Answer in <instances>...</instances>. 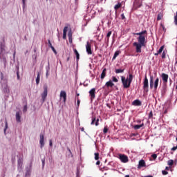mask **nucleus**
<instances>
[{"mask_svg":"<svg viewBox=\"0 0 177 177\" xmlns=\"http://www.w3.org/2000/svg\"><path fill=\"white\" fill-rule=\"evenodd\" d=\"M103 132L104 133H107V132H109V128H107V127H104Z\"/></svg>","mask_w":177,"mask_h":177,"instance_id":"nucleus-35","label":"nucleus"},{"mask_svg":"<svg viewBox=\"0 0 177 177\" xmlns=\"http://www.w3.org/2000/svg\"><path fill=\"white\" fill-rule=\"evenodd\" d=\"M95 160H99V153H95Z\"/></svg>","mask_w":177,"mask_h":177,"instance_id":"nucleus-37","label":"nucleus"},{"mask_svg":"<svg viewBox=\"0 0 177 177\" xmlns=\"http://www.w3.org/2000/svg\"><path fill=\"white\" fill-rule=\"evenodd\" d=\"M121 6H122L121 3H118V4H116V5L114 6L115 10H117L118 9H120V8H121Z\"/></svg>","mask_w":177,"mask_h":177,"instance_id":"nucleus-28","label":"nucleus"},{"mask_svg":"<svg viewBox=\"0 0 177 177\" xmlns=\"http://www.w3.org/2000/svg\"><path fill=\"white\" fill-rule=\"evenodd\" d=\"M176 149H177V146L176 147H174L173 148H171V150L173 151H175V150H176Z\"/></svg>","mask_w":177,"mask_h":177,"instance_id":"nucleus-54","label":"nucleus"},{"mask_svg":"<svg viewBox=\"0 0 177 177\" xmlns=\"http://www.w3.org/2000/svg\"><path fill=\"white\" fill-rule=\"evenodd\" d=\"M23 111L24 113H26V111H27V105H25L23 108Z\"/></svg>","mask_w":177,"mask_h":177,"instance_id":"nucleus-40","label":"nucleus"},{"mask_svg":"<svg viewBox=\"0 0 177 177\" xmlns=\"http://www.w3.org/2000/svg\"><path fill=\"white\" fill-rule=\"evenodd\" d=\"M124 69H115V73L116 74H120L121 73H124Z\"/></svg>","mask_w":177,"mask_h":177,"instance_id":"nucleus-29","label":"nucleus"},{"mask_svg":"<svg viewBox=\"0 0 177 177\" xmlns=\"http://www.w3.org/2000/svg\"><path fill=\"white\" fill-rule=\"evenodd\" d=\"M96 165H100V161L97 160V161L96 162Z\"/></svg>","mask_w":177,"mask_h":177,"instance_id":"nucleus-59","label":"nucleus"},{"mask_svg":"<svg viewBox=\"0 0 177 177\" xmlns=\"http://www.w3.org/2000/svg\"><path fill=\"white\" fill-rule=\"evenodd\" d=\"M143 127H145V124L142 123L141 124L134 125L133 128L134 129H140V128H143Z\"/></svg>","mask_w":177,"mask_h":177,"instance_id":"nucleus-22","label":"nucleus"},{"mask_svg":"<svg viewBox=\"0 0 177 177\" xmlns=\"http://www.w3.org/2000/svg\"><path fill=\"white\" fill-rule=\"evenodd\" d=\"M132 105L133 106H142V102H140V100H135L132 102Z\"/></svg>","mask_w":177,"mask_h":177,"instance_id":"nucleus-18","label":"nucleus"},{"mask_svg":"<svg viewBox=\"0 0 177 177\" xmlns=\"http://www.w3.org/2000/svg\"><path fill=\"white\" fill-rule=\"evenodd\" d=\"M167 164L168 165H169V167H172V165H174V160H168Z\"/></svg>","mask_w":177,"mask_h":177,"instance_id":"nucleus-31","label":"nucleus"},{"mask_svg":"<svg viewBox=\"0 0 177 177\" xmlns=\"http://www.w3.org/2000/svg\"><path fill=\"white\" fill-rule=\"evenodd\" d=\"M6 53V49L5 46V41L0 42V60L3 62L4 65L6 64V57H5V54Z\"/></svg>","mask_w":177,"mask_h":177,"instance_id":"nucleus-3","label":"nucleus"},{"mask_svg":"<svg viewBox=\"0 0 177 177\" xmlns=\"http://www.w3.org/2000/svg\"><path fill=\"white\" fill-rule=\"evenodd\" d=\"M153 118V111H151V112L149 113V118Z\"/></svg>","mask_w":177,"mask_h":177,"instance_id":"nucleus-39","label":"nucleus"},{"mask_svg":"<svg viewBox=\"0 0 177 177\" xmlns=\"http://www.w3.org/2000/svg\"><path fill=\"white\" fill-rule=\"evenodd\" d=\"M132 80H133V74H129V77L127 78H125L124 76H121V81L124 89H128V88L131 86V84H132Z\"/></svg>","mask_w":177,"mask_h":177,"instance_id":"nucleus-2","label":"nucleus"},{"mask_svg":"<svg viewBox=\"0 0 177 177\" xmlns=\"http://www.w3.org/2000/svg\"><path fill=\"white\" fill-rule=\"evenodd\" d=\"M95 121H96L95 126L97 127V125H99V119L96 120V118H93L92 119L91 125H94Z\"/></svg>","mask_w":177,"mask_h":177,"instance_id":"nucleus-21","label":"nucleus"},{"mask_svg":"<svg viewBox=\"0 0 177 177\" xmlns=\"http://www.w3.org/2000/svg\"><path fill=\"white\" fill-rule=\"evenodd\" d=\"M60 99H63V102L66 103V100H67V94L66 93V91H62L60 92Z\"/></svg>","mask_w":177,"mask_h":177,"instance_id":"nucleus-11","label":"nucleus"},{"mask_svg":"<svg viewBox=\"0 0 177 177\" xmlns=\"http://www.w3.org/2000/svg\"><path fill=\"white\" fill-rule=\"evenodd\" d=\"M48 46L49 48H53V46H52V43H50V40H48Z\"/></svg>","mask_w":177,"mask_h":177,"instance_id":"nucleus-46","label":"nucleus"},{"mask_svg":"<svg viewBox=\"0 0 177 177\" xmlns=\"http://www.w3.org/2000/svg\"><path fill=\"white\" fill-rule=\"evenodd\" d=\"M18 169L21 171V168L23 167V158H19L17 160Z\"/></svg>","mask_w":177,"mask_h":177,"instance_id":"nucleus-15","label":"nucleus"},{"mask_svg":"<svg viewBox=\"0 0 177 177\" xmlns=\"http://www.w3.org/2000/svg\"><path fill=\"white\" fill-rule=\"evenodd\" d=\"M105 85L107 88H113L114 86V83H113V81L109 80L105 84Z\"/></svg>","mask_w":177,"mask_h":177,"instance_id":"nucleus-19","label":"nucleus"},{"mask_svg":"<svg viewBox=\"0 0 177 177\" xmlns=\"http://www.w3.org/2000/svg\"><path fill=\"white\" fill-rule=\"evenodd\" d=\"M158 55H160V53H158V52L155 53V56H158Z\"/></svg>","mask_w":177,"mask_h":177,"instance_id":"nucleus-63","label":"nucleus"},{"mask_svg":"<svg viewBox=\"0 0 177 177\" xmlns=\"http://www.w3.org/2000/svg\"><path fill=\"white\" fill-rule=\"evenodd\" d=\"M17 80H20V75H19V71H17Z\"/></svg>","mask_w":177,"mask_h":177,"instance_id":"nucleus-51","label":"nucleus"},{"mask_svg":"<svg viewBox=\"0 0 177 177\" xmlns=\"http://www.w3.org/2000/svg\"><path fill=\"white\" fill-rule=\"evenodd\" d=\"M15 117H16L17 122H21V114H20L19 112H17L16 113Z\"/></svg>","mask_w":177,"mask_h":177,"instance_id":"nucleus-16","label":"nucleus"},{"mask_svg":"<svg viewBox=\"0 0 177 177\" xmlns=\"http://www.w3.org/2000/svg\"><path fill=\"white\" fill-rule=\"evenodd\" d=\"M106 68H104L102 71V72L101 73V77H100L101 80H104V77H106Z\"/></svg>","mask_w":177,"mask_h":177,"instance_id":"nucleus-23","label":"nucleus"},{"mask_svg":"<svg viewBox=\"0 0 177 177\" xmlns=\"http://www.w3.org/2000/svg\"><path fill=\"white\" fill-rule=\"evenodd\" d=\"M39 81H40V73H39V72H38L37 77L36 78V84H37V85H39Z\"/></svg>","mask_w":177,"mask_h":177,"instance_id":"nucleus-25","label":"nucleus"},{"mask_svg":"<svg viewBox=\"0 0 177 177\" xmlns=\"http://www.w3.org/2000/svg\"><path fill=\"white\" fill-rule=\"evenodd\" d=\"M69 38V42L71 44V42H73V39L72 37H68Z\"/></svg>","mask_w":177,"mask_h":177,"instance_id":"nucleus-60","label":"nucleus"},{"mask_svg":"<svg viewBox=\"0 0 177 177\" xmlns=\"http://www.w3.org/2000/svg\"><path fill=\"white\" fill-rule=\"evenodd\" d=\"M111 34H112L111 31L108 32V33L106 35V41H107V42H109V41L110 39V37H111Z\"/></svg>","mask_w":177,"mask_h":177,"instance_id":"nucleus-26","label":"nucleus"},{"mask_svg":"<svg viewBox=\"0 0 177 177\" xmlns=\"http://www.w3.org/2000/svg\"><path fill=\"white\" fill-rule=\"evenodd\" d=\"M84 86H88V84H84Z\"/></svg>","mask_w":177,"mask_h":177,"instance_id":"nucleus-64","label":"nucleus"},{"mask_svg":"<svg viewBox=\"0 0 177 177\" xmlns=\"http://www.w3.org/2000/svg\"><path fill=\"white\" fill-rule=\"evenodd\" d=\"M46 96H48V87H44V91L43 93L41 94V103H44L45 102V99H46Z\"/></svg>","mask_w":177,"mask_h":177,"instance_id":"nucleus-9","label":"nucleus"},{"mask_svg":"<svg viewBox=\"0 0 177 177\" xmlns=\"http://www.w3.org/2000/svg\"><path fill=\"white\" fill-rule=\"evenodd\" d=\"M68 38H72L73 35H72V33H71V31H69V32H68Z\"/></svg>","mask_w":177,"mask_h":177,"instance_id":"nucleus-41","label":"nucleus"},{"mask_svg":"<svg viewBox=\"0 0 177 177\" xmlns=\"http://www.w3.org/2000/svg\"><path fill=\"white\" fill-rule=\"evenodd\" d=\"M1 89L4 93L8 94L10 92V90L9 89V86H8V84H4L1 86Z\"/></svg>","mask_w":177,"mask_h":177,"instance_id":"nucleus-13","label":"nucleus"},{"mask_svg":"<svg viewBox=\"0 0 177 177\" xmlns=\"http://www.w3.org/2000/svg\"><path fill=\"white\" fill-rule=\"evenodd\" d=\"M161 78H162L164 84H167V82H168V75L167 74L162 73Z\"/></svg>","mask_w":177,"mask_h":177,"instance_id":"nucleus-14","label":"nucleus"},{"mask_svg":"<svg viewBox=\"0 0 177 177\" xmlns=\"http://www.w3.org/2000/svg\"><path fill=\"white\" fill-rule=\"evenodd\" d=\"M174 24L177 26V17H174Z\"/></svg>","mask_w":177,"mask_h":177,"instance_id":"nucleus-49","label":"nucleus"},{"mask_svg":"<svg viewBox=\"0 0 177 177\" xmlns=\"http://www.w3.org/2000/svg\"><path fill=\"white\" fill-rule=\"evenodd\" d=\"M146 6L148 8V9H150V8H151V3L146 5Z\"/></svg>","mask_w":177,"mask_h":177,"instance_id":"nucleus-53","label":"nucleus"},{"mask_svg":"<svg viewBox=\"0 0 177 177\" xmlns=\"http://www.w3.org/2000/svg\"><path fill=\"white\" fill-rule=\"evenodd\" d=\"M74 53L76 55L77 60H80V53H78V50H77V49H74Z\"/></svg>","mask_w":177,"mask_h":177,"instance_id":"nucleus-24","label":"nucleus"},{"mask_svg":"<svg viewBox=\"0 0 177 177\" xmlns=\"http://www.w3.org/2000/svg\"><path fill=\"white\" fill-rule=\"evenodd\" d=\"M167 113H168V109H165V110L163 111L162 114H167Z\"/></svg>","mask_w":177,"mask_h":177,"instance_id":"nucleus-55","label":"nucleus"},{"mask_svg":"<svg viewBox=\"0 0 177 177\" xmlns=\"http://www.w3.org/2000/svg\"><path fill=\"white\" fill-rule=\"evenodd\" d=\"M112 81H113V82H118V79H117V77L113 76Z\"/></svg>","mask_w":177,"mask_h":177,"instance_id":"nucleus-36","label":"nucleus"},{"mask_svg":"<svg viewBox=\"0 0 177 177\" xmlns=\"http://www.w3.org/2000/svg\"><path fill=\"white\" fill-rule=\"evenodd\" d=\"M86 53H88V55H92V48L91 46V43H89V41L86 42Z\"/></svg>","mask_w":177,"mask_h":177,"instance_id":"nucleus-10","label":"nucleus"},{"mask_svg":"<svg viewBox=\"0 0 177 177\" xmlns=\"http://www.w3.org/2000/svg\"><path fill=\"white\" fill-rule=\"evenodd\" d=\"M1 81L0 84L1 86L8 85V77L3 75V73H0Z\"/></svg>","mask_w":177,"mask_h":177,"instance_id":"nucleus-6","label":"nucleus"},{"mask_svg":"<svg viewBox=\"0 0 177 177\" xmlns=\"http://www.w3.org/2000/svg\"><path fill=\"white\" fill-rule=\"evenodd\" d=\"M160 82V78L156 77L154 81V77L153 76H150L149 85L150 88L153 89L154 88L155 91L158 88V83Z\"/></svg>","mask_w":177,"mask_h":177,"instance_id":"nucleus-4","label":"nucleus"},{"mask_svg":"<svg viewBox=\"0 0 177 177\" xmlns=\"http://www.w3.org/2000/svg\"><path fill=\"white\" fill-rule=\"evenodd\" d=\"M51 49L54 52V53H56V49H55V47H51Z\"/></svg>","mask_w":177,"mask_h":177,"instance_id":"nucleus-52","label":"nucleus"},{"mask_svg":"<svg viewBox=\"0 0 177 177\" xmlns=\"http://www.w3.org/2000/svg\"><path fill=\"white\" fill-rule=\"evenodd\" d=\"M120 55V51H116L115 53H114V55L113 57V60H115V59H117V56H118Z\"/></svg>","mask_w":177,"mask_h":177,"instance_id":"nucleus-27","label":"nucleus"},{"mask_svg":"<svg viewBox=\"0 0 177 177\" xmlns=\"http://www.w3.org/2000/svg\"><path fill=\"white\" fill-rule=\"evenodd\" d=\"M90 97H91V100L92 102V100H93V99H95V93H96V88H93L92 89H91L88 92Z\"/></svg>","mask_w":177,"mask_h":177,"instance_id":"nucleus-12","label":"nucleus"},{"mask_svg":"<svg viewBox=\"0 0 177 177\" xmlns=\"http://www.w3.org/2000/svg\"><path fill=\"white\" fill-rule=\"evenodd\" d=\"M39 145L41 149L45 146V137L43 133L40 134Z\"/></svg>","mask_w":177,"mask_h":177,"instance_id":"nucleus-8","label":"nucleus"},{"mask_svg":"<svg viewBox=\"0 0 177 177\" xmlns=\"http://www.w3.org/2000/svg\"><path fill=\"white\" fill-rule=\"evenodd\" d=\"M162 59H165V51H163L162 54Z\"/></svg>","mask_w":177,"mask_h":177,"instance_id":"nucleus-48","label":"nucleus"},{"mask_svg":"<svg viewBox=\"0 0 177 177\" xmlns=\"http://www.w3.org/2000/svg\"><path fill=\"white\" fill-rule=\"evenodd\" d=\"M151 157L153 158V160H156L157 158V154H152Z\"/></svg>","mask_w":177,"mask_h":177,"instance_id":"nucleus-43","label":"nucleus"},{"mask_svg":"<svg viewBox=\"0 0 177 177\" xmlns=\"http://www.w3.org/2000/svg\"><path fill=\"white\" fill-rule=\"evenodd\" d=\"M31 175V171L30 170H27L26 172V176L27 177H30V176Z\"/></svg>","mask_w":177,"mask_h":177,"instance_id":"nucleus-32","label":"nucleus"},{"mask_svg":"<svg viewBox=\"0 0 177 177\" xmlns=\"http://www.w3.org/2000/svg\"><path fill=\"white\" fill-rule=\"evenodd\" d=\"M67 38V33H63V39H66Z\"/></svg>","mask_w":177,"mask_h":177,"instance_id":"nucleus-47","label":"nucleus"},{"mask_svg":"<svg viewBox=\"0 0 177 177\" xmlns=\"http://www.w3.org/2000/svg\"><path fill=\"white\" fill-rule=\"evenodd\" d=\"M136 35H139L137 38L138 42H134L133 46L136 47L137 53H142V47L146 45V35H142L140 32L136 33Z\"/></svg>","mask_w":177,"mask_h":177,"instance_id":"nucleus-1","label":"nucleus"},{"mask_svg":"<svg viewBox=\"0 0 177 177\" xmlns=\"http://www.w3.org/2000/svg\"><path fill=\"white\" fill-rule=\"evenodd\" d=\"M137 122H138V124H140V122H142V120H137Z\"/></svg>","mask_w":177,"mask_h":177,"instance_id":"nucleus-62","label":"nucleus"},{"mask_svg":"<svg viewBox=\"0 0 177 177\" xmlns=\"http://www.w3.org/2000/svg\"><path fill=\"white\" fill-rule=\"evenodd\" d=\"M141 32V35H147V30H143Z\"/></svg>","mask_w":177,"mask_h":177,"instance_id":"nucleus-38","label":"nucleus"},{"mask_svg":"<svg viewBox=\"0 0 177 177\" xmlns=\"http://www.w3.org/2000/svg\"><path fill=\"white\" fill-rule=\"evenodd\" d=\"M143 167H146V162L143 160H141L139 161L138 168H142Z\"/></svg>","mask_w":177,"mask_h":177,"instance_id":"nucleus-20","label":"nucleus"},{"mask_svg":"<svg viewBox=\"0 0 177 177\" xmlns=\"http://www.w3.org/2000/svg\"><path fill=\"white\" fill-rule=\"evenodd\" d=\"M68 30V27L65 26L64 28L63 34H67V30Z\"/></svg>","mask_w":177,"mask_h":177,"instance_id":"nucleus-34","label":"nucleus"},{"mask_svg":"<svg viewBox=\"0 0 177 177\" xmlns=\"http://www.w3.org/2000/svg\"><path fill=\"white\" fill-rule=\"evenodd\" d=\"M49 146H50V147H53V143L52 142V140H49Z\"/></svg>","mask_w":177,"mask_h":177,"instance_id":"nucleus-45","label":"nucleus"},{"mask_svg":"<svg viewBox=\"0 0 177 177\" xmlns=\"http://www.w3.org/2000/svg\"><path fill=\"white\" fill-rule=\"evenodd\" d=\"M23 3V8L24 9L26 8V0H22Z\"/></svg>","mask_w":177,"mask_h":177,"instance_id":"nucleus-42","label":"nucleus"},{"mask_svg":"<svg viewBox=\"0 0 177 177\" xmlns=\"http://www.w3.org/2000/svg\"><path fill=\"white\" fill-rule=\"evenodd\" d=\"M121 17H122V20H124V19H125V15H124V14H122Z\"/></svg>","mask_w":177,"mask_h":177,"instance_id":"nucleus-56","label":"nucleus"},{"mask_svg":"<svg viewBox=\"0 0 177 177\" xmlns=\"http://www.w3.org/2000/svg\"><path fill=\"white\" fill-rule=\"evenodd\" d=\"M42 165H43V167H45V160H42Z\"/></svg>","mask_w":177,"mask_h":177,"instance_id":"nucleus-58","label":"nucleus"},{"mask_svg":"<svg viewBox=\"0 0 177 177\" xmlns=\"http://www.w3.org/2000/svg\"><path fill=\"white\" fill-rule=\"evenodd\" d=\"M46 77L48 78L49 77V71H50V66L49 62H48V66H46Z\"/></svg>","mask_w":177,"mask_h":177,"instance_id":"nucleus-17","label":"nucleus"},{"mask_svg":"<svg viewBox=\"0 0 177 177\" xmlns=\"http://www.w3.org/2000/svg\"><path fill=\"white\" fill-rule=\"evenodd\" d=\"M143 91L146 93L149 92V79H147V76L145 75L144 81H143Z\"/></svg>","mask_w":177,"mask_h":177,"instance_id":"nucleus-5","label":"nucleus"},{"mask_svg":"<svg viewBox=\"0 0 177 177\" xmlns=\"http://www.w3.org/2000/svg\"><path fill=\"white\" fill-rule=\"evenodd\" d=\"M164 50V46H162L160 49L158 50V53L160 54V53H162V51Z\"/></svg>","mask_w":177,"mask_h":177,"instance_id":"nucleus-33","label":"nucleus"},{"mask_svg":"<svg viewBox=\"0 0 177 177\" xmlns=\"http://www.w3.org/2000/svg\"><path fill=\"white\" fill-rule=\"evenodd\" d=\"M118 158H119V160H120L121 162H123V163L128 162V161H129L128 156H127L124 154H121V153L119 154Z\"/></svg>","mask_w":177,"mask_h":177,"instance_id":"nucleus-7","label":"nucleus"},{"mask_svg":"<svg viewBox=\"0 0 177 177\" xmlns=\"http://www.w3.org/2000/svg\"><path fill=\"white\" fill-rule=\"evenodd\" d=\"M15 57H16V51H15L13 53V59L14 60H15Z\"/></svg>","mask_w":177,"mask_h":177,"instance_id":"nucleus-57","label":"nucleus"},{"mask_svg":"<svg viewBox=\"0 0 177 177\" xmlns=\"http://www.w3.org/2000/svg\"><path fill=\"white\" fill-rule=\"evenodd\" d=\"M77 107H80V104L81 103V101L78 98H77Z\"/></svg>","mask_w":177,"mask_h":177,"instance_id":"nucleus-50","label":"nucleus"},{"mask_svg":"<svg viewBox=\"0 0 177 177\" xmlns=\"http://www.w3.org/2000/svg\"><path fill=\"white\" fill-rule=\"evenodd\" d=\"M162 175H168V171H165V170H163V171H162Z\"/></svg>","mask_w":177,"mask_h":177,"instance_id":"nucleus-44","label":"nucleus"},{"mask_svg":"<svg viewBox=\"0 0 177 177\" xmlns=\"http://www.w3.org/2000/svg\"><path fill=\"white\" fill-rule=\"evenodd\" d=\"M6 129H8V121L5 122L4 134L6 135Z\"/></svg>","mask_w":177,"mask_h":177,"instance_id":"nucleus-30","label":"nucleus"},{"mask_svg":"<svg viewBox=\"0 0 177 177\" xmlns=\"http://www.w3.org/2000/svg\"><path fill=\"white\" fill-rule=\"evenodd\" d=\"M157 20H161V17H160V15L158 16Z\"/></svg>","mask_w":177,"mask_h":177,"instance_id":"nucleus-61","label":"nucleus"}]
</instances>
